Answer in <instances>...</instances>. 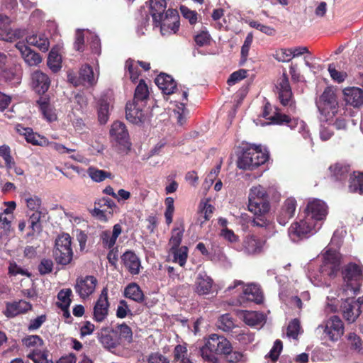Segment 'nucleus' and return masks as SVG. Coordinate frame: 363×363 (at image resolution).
<instances>
[{"mask_svg":"<svg viewBox=\"0 0 363 363\" xmlns=\"http://www.w3.org/2000/svg\"><path fill=\"white\" fill-rule=\"evenodd\" d=\"M341 255L336 250L327 247L323 252V264L318 272H309L308 279L316 286L330 285V281L335 278L340 271Z\"/></svg>","mask_w":363,"mask_h":363,"instance_id":"nucleus-1","label":"nucleus"},{"mask_svg":"<svg viewBox=\"0 0 363 363\" xmlns=\"http://www.w3.org/2000/svg\"><path fill=\"white\" fill-rule=\"evenodd\" d=\"M343 285L342 291L345 297H354L359 293L363 281V266L350 262L342 271Z\"/></svg>","mask_w":363,"mask_h":363,"instance_id":"nucleus-2","label":"nucleus"},{"mask_svg":"<svg viewBox=\"0 0 363 363\" xmlns=\"http://www.w3.org/2000/svg\"><path fill=\"white\" fill-rule=\"evenodd\" d=\"M231 343L224 336L211 334L200 348V354L203 361L209 363H218V354L223 355L230 349Z\"/></svg>","mask_w":363,"mask_h":363,"instance_id":"nucleus-3","label":"nucleus"},{"mask_svg":"<svg viewBox=\"0 0 363 363\" xmlns=\"http://www.w3.org/2000/svg\"><path fill=\"white\" fill-rule=\"evenodd\" d=\"M316 106L320 114V119L325 122H332L339 110L334 89L327 87L316 101Z\"/></svg>","mask_w":363,"mask_h":363,"instance_id":"nucleus-4","label":"nucleus"},{"mask_svg":"<svg viewBox=\"0 0 363 363\" xmlns=\"http://www.w3.org/2000/svg\"><path fill=\"white\" fill-rule=\"evenodd\" d=\"M269 158L267 151H263L259 147H251L241 154L238 157L237 166L239 169L252 170L264 164Z\"/></svg>","mask_w":363,"mask_h":363,"instance_id":"nucleus-5","label":"nucleus"},{"mask_svg":"<svg viewBox=\"0 0 363 363\" xmlns=\"http://www.w3.org/2000/svg\"><path fill=\"white\" fill-rule=\"evenodd\" d=\"M345 327L343 322L337 315H332L320 324L315 333L321 335L324 339L337 342L343 335Z\"/></svg>","mask_w":363,"mask_h":363,"instance_id":"nucleus-6","label":"nucleus"},{"mask_svg":"<svg viewBox=\"0 0 363 363\" xmlns=\"http://www.w3.org/2000/svg\"><path fill=\"white\" fill-rule=\"evenodd\" d=\"M53 256L59 264L67 265L72 262L74 252L72 247V238L69 234L62 233L56 238Z\"/></svg>","mask_w":363,"mask_h":363,"instance_id":"nucleus-7","label":"nucleus"},{"mask_svg":"<svg viewBox=\"0 0 363 363\" xmlns=\"http://www.w3.org/2000/svg\"><path fill=\"white\" fill-rule=\"evenodd\" d=\"M271 110V106L269 104H266L264 107V111L262 113V116L265 118H268L271 120V122L267 123L266 124H279L283 125L284 123H286L291 129H297V130L302 134L303 137L306 139L310 138V134L308 130L307 129V125L303 121H298V119H290L288 116L282 115V114H276L272 117H269V111Z\"/></svg>","mask_w":363,"mask_h":363,"instance_id":"nucleus-8","label":"nucleus"},{"mask_svg":"<svg viewBox=\"0 0 363 363\" xmlns=\"http://www.w3.org/2000/svg\"><path fill=\"white\" fill-rule=\"evenodd\" d=\"M319 229L315 223L308 220V218L305 216L303 219L294 222L291 225L288 230V234L293 242H298L315 234Z\"/></svg>","mask_w":363,"mask_h":363,"instance_id":"nucleus-9","label":"nucleus"},{"mask_svg":"<svg viewBox=\"0 0 363 363\" xmlns=\"http://www.w3.org/2000/svg\"><path fill=\"white\" fill-rule=\"evenodd\" d=\"M328 213L326 203L322 200L313 199L310 200L307 204L305 216L320 228Z\"/></svg>","mask_w":363,"mask_h":363,"instance_id":"nucleus-10","label":"nucleus"},{"mask_svg":"<svg viewBox=\"0 0 363 363\" xmlns=\"http://www.w3.org/2000/svg\"><path fill=\"white\" fill-rule=\"evenodd\" d=\"M85 38L89 45L91 52L99 56L101 54L100 40L96 35L89 30H77L74 43V49L77 51L83 52L84 50Z\"/></svg>","mask_w":363,"mask_h":363,"instance_id":"nucleus-11","label":"nucleus"},{"mask_svg":"<svg viewBox=\"0 0 363 363\" xmlns=\"http://www.w3.org/2000/svg\"><path fill=\"white\" fill-rule=\"evenodd\" d=\"M149 108L146 104L133 101L126 104V118L132 123H143L148 116Z\"/></svg>","mask_w":363,"mask_h":363,"instance_id":"nucleus-12","label":"nucleus"},{"mask_svg":"<svg viewBox=\"0 0 363 363\" xmlns=\"http://www.w3.org/2000/svg\"><path fill=\"white\" fill-rule=\"evenodd\" d=\"M155 23L160 26V32L162 35L174 34L179 28V14L176 10L168 9L162 21Z\"/></svg>","mask_w":363,"mask_h":363,"instance_id":"nucleus-13","label":"nucleus"},{"mask_svg":"<svg viewBox=\"0 0 363 363\" xmlns=\"http://www.w3.org/2000/svg\"><path fill=\"white\" fill-rule=\"evenodd\" d=\"M97 279L94 276H86L77 279L74 289L82 298H86L91 295L97 285Z\"/></svg>","mask_w":363,"mask_h":363,"instance_id":"nucleus-14","label":"nucleus"},{"mask_svg":"<svg viewBox=\"0 0 363 363\" xmlns=\"http://www.w3.org/2000/svg\"><path fill=\"white\" fill-rule=\"evenodd\" d=\"M108 289L105 287L101 291V294L94 306L93 315L94 320L99 323L104 321L108 316Z\"/></svg>","mask_w":363,"mask_h":363,"instance_id":"nucleus-15","label":"nucleus"},{"mask_svg":"<svg viewBox=\"0 0 363 363\" xmlns=\"http://www.w3.org/2000/svg\"><path fill=\"white\" fill-rule=\"evenodd\" d=\"M266 241L255 235H247L243 240L242 245L238 249L249 255H258L263 252Z\"/></svg>","mask_w":363,"mask_h":363,"instance_id":"nucleus-16","label":"nucleus"},{"mask_svg":"<svg viewBox=\"0 0 363 363\" xmlns=\"http://www.w3.org/2000/svg\"><path fill=\"white\" fill-rule=\"evenodd\" d=\"M15 47L19 51L21 57L27 65L35 67L42 62V57L33 50L24 41L17 42Z\"/></svg>","mask_w":363,"mask_h":363,"instance_id":"nucleus-17","label":"nucleus"},{"mask_svg":"<svg viewBox=\"0 0 363 363\" xmlns=\"http://www.w3.org/2000/svg\"><path fill=\"white\" fill-rule=\"evenodd\" d=\"M98 206H95L91 211L93 216L97 218L100 220L107 221V216L106 213L108 211L109 213H112L116 208L117 206L110 199H102L96 203Z\"/></svg>","mask_w":363,"mask_h":363,"instance_id":"nucleus-18","label":"nucleus"},{"mask_svg":"<svg viewBox=\"0 0 363 363\" xmlns=\"http://www.w3.org/2000/svg\"><path fill=\"white\" fill-rule=\"evenodd\" d=\"M296 208V201L294 198H288L282 205L277 216V221L285 225L294 217Z\"/></svg>","mask_w":363,"mask_h":363,"instance_id":"nucleus-19","label":"nucleus"},{"mask_svg":"<svg viewBox=\"0 0 363 363\" xmlns=\"http://www.w3.org/2000/svg\"><path fill=\"white\" fill-rule=\"evenodd\" d=\"M10 19L6 16H0V39L11 42L21 35L18 30H12L10 26Z\"/></svg>","mask_w":363,"mask_h":363,"instance_id":"nucleus-20","label":"nucleus"},{"mask_svg":"<svg viewBox=\"0 0 363 363\" xmlns=\"http://www.w3.org/2000/svg\"><path fill=\"white\" fill-rule=\"evenodd\" d=\"M262 299L263 296L259 287L255 284H248L244 287L239 302L240 304H244L246 301L259 303L262 301Z\"/></svg>","mask_w":363,"mask_h":363,"instance_id":"nucleus-21","label":"nucleus"},{"mask_svg":"<svg viewBox=\"0 0 363 363\" xmlns=\"http://www.w3.org/2000/svg\"><path fill=\"white\" fill-rule=\"evenodd\" d=\"M342 306V315L344 318L350 323H354L359 316L362 311L358 303L355 301L350 300V297H347Z\"/></svg>","mask_w":363,"mask_h":363,"instance_id":"nucleus-22","label":"nucleus"},{"mask_svg":"<svg viewBox=\"0 0 363 363\" xmlns=\"http://www.w3.org/2000/svg\"><path fill=\"white\" fill-rule=\"evenodd\" d=\"M16 131L25 136L28 143L33 145L46 146L48 144V140L37 133H34L31 128H25L20 124L16 125Z\"/></svg>","mask_w":363,"mask_h":363,"instance_id":"nucleus-23","label":"nucleus"},{"mask_svg":"<svg viewBox=\"0 0 363 363\" xmlns=\"http://www.w3.org/2000/svg\"><path fill=\"white\" fill-rule=\"evenodd\" d=\"M213 279L205 272L198 274L195 281V291L199 295H207L211 293Z\"/></svg>","mask_w":363,"mask_h":363,"instance_id":"nucleus-24","label":"nucleus"},{"mask_svg":"<svg viewBox=\"0 0 363 363\" xmlns=\"http://www.w3.org/2000/svg\"><path fill=\"white\" fill-rule=\"evenodd\" d=\"M344 100L345 103L354 108L363 104V91L357 87L345 88L343 90Z\"/></svg>","mask_w":363,"mask_h":363,"instance_id":"nucleus-25","label":"nucleus"},{"mask_svg":"<svg viewBox=\"0 0 363 363\" xmlns=\"http://www.w3.org/2000/svg\"><path fill=\"white\" fill-rule=\"evenodd\" d=\"M32 85L38 94L45 93L50 85L48 76L40 70L35 71L31 76Z\"/></svg>","mask_w":363,"mask_h":363,"instance_id":"nucleus-26","label":"nucleus"},{"mask_svg":"<svg viewBox=\"0 0 363 363\" xmlns=\"http://www.w3.org/2000/svg\"><path fill=\"white\" fill-rule=\"evenodd\" d=\"M110 135L112 140L121 145H125L129 138L125 125L120 121H116L111 125Z\"/></svg>","mask_w":363,"mask_h":363,"instance_id":"nucleus-27","label":"nucleus"},{"mask_svg":"<svg viewBox=\"0 0 363 363\" xmlns=\"http://www.w3.org/2000/svg\"><path fill=\"white\" fill-rule=\"evenodd\" d=\"M237 315L250 326H262L265 321L264 314L257 311H240Z\"/></svg>","mask_w":363,"mask_h":363,"instance_id":"nucleus-28","label":"nucleus"},{"mask_svg":"<svg viewBox=\"0 0 363 363\" xmlns=\"http://www.w3.org/2000/svg\"><path fill=\"white\" fill-rule=\"evenodd\" d=\"M122 261L125 268L133 274H138L140 269V260L138 256L131 251H127L122 255Z\"/></svg>","mask_w":363,"mask_h":363,"instance_id":"nucleus-29","label":"nucleus"},{"mask_svg":"<svg viewBox=\"0 0 363 363\" xmlns=\"http://www.w3.org/2000/svg\"><path fill=\"white\" fill-rule=\"evenodd\" d=\"M111 110V99L102 95L97 102L98 119L101 124L107 123Z\"/></svg>","mask_w":363,"mask_h":363,"instance_id":"nucleus-30","label":"nucleus"},{"mask_svg":"<svg viewBox=\"0 0 363 363\" xmlns=\"http://www.w3.org/2000/svg\"><path fill=\"white\" fill-rule=\"evenodd\" d=\"M26 43L36 47L42 52H47L50 48L48 38L42 33H33L26 37Z\"/></svg>","mask_w":363,"mask_h":363,"instance_id":"nucleus-31","label":"nucleus"},{"mask_svg":"<svg viewBox=\"0 0 363 363\" xmlns=\"http://www.w3.org/2000/svg\"><path fill=\"white\" fill-rule=\"evenodd\" d=\"M155 84L167 95L172 94L176 89V82L173 78L170 75L164 73L156 77Z\"/></svg>","mask_w":363,"mask_h":363,"instance_id":"nucleus-32","label":"nucleus"},{"mask_svg":"<svg viewBox=\"0 0 363 363\" xmlns=\"http://www.w3.org/2000/svg\"><path fill=\"white\" fill-rule=\"evenodd\" d=\"M30 309L31 305L28 302L21 300L19 301L8 303L4 313L7 317H14Z\"/></svg>","mask_w":363,"mask_h":363,"instance_id":"nucleus-33","label":"nucleus"},{"mask_svg":"<svg viewBox=\"0 0 363 363\" xmlns=\"http://www.w3.org/2000/svg\"><path fill=\"white\" fill-rule=\"evenodd\" d=\"M167 7L165 0H150V12L155 23H160L165 16L164 11Z\"/></svg>","mask_w":363,"mask_h":363,"instance_id":"nucleus-34","label":"nucleus"},{"mask_svg":"<svg viewBox=\"0 0 363 363\" xmlns=\"http://www.w3.org/2000/svg\"><path fill=\"white\" fill-rule=\"evenodd\" d=\"M122 232L121 225L118 223L115 224L113 230H105L102 232L101 238L103 244L108 248H111L116 244L118 237Z\"/></svg>","mask_w":363,"mask_h":363,"instance_id":"nucleus-35","label":"nucleus"},{"mask_svg":"<svg viewBox=\"0 0 363 363\" xmlns=\"http://www.w3.org/2000/svg\"><path fill=\"white\" fill-rule=\"evenodd\" d=\"M39 108L44 116V118L49 122H52L57 120V114L55 110L48 102L46 98H41L37 101Z\"/></svg>","mask_w":363,"mask_h":363,"instance_id":"nucleus-36","label":"nucleus"},{"mask_svg":"<svg viewBox=\"0 0 363 363\" xmlns=\"http://www.w3.org/2000/svg\"><path fill=\"white\" fill-rule=\"evenodd\" d=\"M124 295L137 303H141L144 300V294L140 286L135 283L128 284L124 291Z\"/></svg>","mask_w":363,"mask_h":363,"instance_id":"nucleus-37","label":"nucleus"},{"mask_svg":"<svg viewBox=\"0 0 363 363\" xmlns=\"http://www.w3.org/2000/svg\"><path fill=\"white\" fill-rule=\"evenodd\" d=\"M87 174L94 182H102L106 179H112L113 175L110 172L99 169L95 167H89L87 169Z\"/></svg>","mask_w":363,"mask_h":363,"instance_id":"nucleus-38","label":"nucleus"},{"mask_svg":"<svg viewBox=\"0 0 363 363\" xmlns=\"http://www.w3.org/2000/svg\"><path fill=\"white\" fill-rule=\"evenodd\" d=\"M214 207L209 203L208 201H202L199 205V211L198 213V218L197 222L199 223L201 225L208 220L213 213Z\"/></svg>","mask_w":363,"mask_h":363,"instance_id":"nucleus-39","label":"nucleus"},{"mask_svg":"<svg viewBox=\"0 0 363 363\" xmlns=\"http://www.w3.org/2000/svg\"><path fill=\"white\" fill-rule=\"evenodd\" d=\"M349 190L353 193H363V173L354 172L353 174L350 175Z\"/></svg>","mask_w":363,"mask_h":363,"instance_id":"nucleus-40","label":"nucleus"},{"mask_svg":"<svg viewBox=\"0 0 363 363\" xmlns=\"http://www.w3.org/2000/svg\"><path fill=\"white\" fill-rule=\"evenodd\" d=\"M79 76L84 84L93 86L96 83L97 75H95L93 69L88 65L82 67L79 71Z\"/></svg>","mask_w":363,"mask_h":363,"instance_id":"nucleus-41","label":"nucleus"},{"mask_svg":"<svg viewBox=\"0 0 363 363\" xmlns=\"http://www.w3.org/2000/svg\"><path fill=\"white\" fill-rule=\"evenodd\" d=\"M148 95L147 85L144 80L141 79L135 89L133 101L146 104Z\"/></svg>","mask_w":363,"mask_h":363,"instance_id":"nucleus-42","label":"nucleus"},{"mask_svg":"<svg viewBox=\"0 0 363 363\" xmlns=\"http://www.w3.org/2000/svg\"><path fill=\"white\" fill-rule=\"evenodd\" d=\"M62 59L57 51L52 49L49 52L47 65L49 68L53 72H57L61 68Z\"/></svg>","mask_w":363,"mask_h":363,"instance_id":"nucleus-43","label":"nucleus"},{"mask_svg":"<svg viewBox=\"0 0 363 363\" xmlns=\"http://www.w3.org/2000/svg\"><path fill=\"white\" fill-rule=\"evenodd\" d=\"M174 362L177 363H182L189 359L187 344H179L175 346L173 351Z\"/></svg>","mask_w":363,"mask_h":363,"instance_id":"nucleus-44","label":"nucleus"},{"mask_svg":"<svg viewBox=\"0 0 363 363\" xmlns=\"http://www.w3.org/2000/svg\"><path fill=\"white\" fill-rule=\"evenodd\" d=\"M23 343L27 347L30 348L33 352L34 350L44 351L43 350V340L38 335H29L23 339Z\"/></svg>","mask_w":363,"mask_h":363,"instance_id":"nucleus-45","label":"nucleus"},{"mask_svg":"<svg viewBox=\"0 0 363 363\" xmlns=\"http://www.w3.org/2000/svg\"><path fill=\"white\" fill-rule=\"evenodd\" d=\"M232 345L226 353L223 354L225 361L228 363H244L246 361L245 356L240 352L233 351Z\"/></svg>","mask_w":363,"mask_h":363,"instance_id":"nucleus-46","label":"nucleus"},{"mask_svg":"<svg viewBox=\"0 0 363 363\" xmlns=\"http://www.w3.org/2000/svg\"><path fill=\"white\" fill-rule=\"evenodd\" d=\"M171 250L173 253V261L178 263L181 267H184L188 256L187 247L183 246Z\"/></svg>","mask_w":363,"mask_h":363,"instance_id":"nucleus-47","label":"nucleus"},{"mask_svg":"<svg viewBox=\"0 0 363 363\" xmlns=\"http://www.w3.org/2000/svg\"><path fill=\"white\" fill-rule=\"evenodd\" d=\"M248 209L255 216H262L267 214L269 209V202H262V203H248Z\"/></svg>","mask_w":363,"mask_h":363,"instance_id":"nucleus-48","label":"nucleus"},{"mask_svg":"<svg viewBox=\"0 0 363 363\" xmlns=\"http://www.w3.org/2000/svg\"><path fill=\"white\" fill-rule=\"evenodd\" d=\"M330 171L337 180H344L349 173V168L340 164H335L330 167Z\"/></svg>","mask_w":363,"mask_h":363,"instance_id":"nucleus-49","label":"nucleus"},{"mask_svg":"<svg viewBox=\"0 0 363 363\" xmlns=\"http://www.w3.org/2000/svg\"><path fill=\"white\" fill-rule=\"evenodd\" d=\"M266 196H268V195L264 187L260 185L252 186L250 190L248 196L249 203H252L253 204L256 199L257 200Z\"/></svg>","mask_w":363,"mask_h":363,"instance_id":"nucleus-50","label":"nucleus"},{"mask_svg":"<svg viewBox=\"0 0 363 363\" xmlns=\"http://www.w3.org/2000/svg\"><path fill=\"white\" fill-rule=\"evenodd\" d=\"M125 68L128 72L130 79L132 82H135L140 73L138 69V62L134 60L128 59L125 62Z\"/></svg>","mask_w":363,"mask_h":363,"instance_id":"nucleus-51","label":"nucleus"},{"mask_svg":"<svg viewBox=\"0 0 363 363\" xmlns=\"http://www.w3.org/2000/svg\"><path fill=\"white\" fill-rule=\"evenodd\" d=\"M41 217V212H34L29 218V228L30 232L28 234V236L33 235L35 233L39 232L41 228L40 223Z\"/></svg>","mask_w":363,"mask_h":363,"instance_id":"nucleus-52","label":"nucleus"},{"mask_svg":"<svg viewBox=\"0 0 363 363\" xmlns=\"http://www.w3.org/2000/svg\"><path fill=\"white\" fill-rule=\"evenodd\" d=\"M0 157L4 160L7 169H11L14 167V160L11 155V149L8 145L0 146Z\"/></svg>","mask_w":363,"mask_h":363,"instance_id":"nucleus-53","label":"nucleus"},{"mask_svg":"<svg viewBox=\"0 0 363 363\" xmlns=\"http://www.w3.org/2000/svg\"><path fill=\"white\" fill-rule=\"evenodd\" d=\"M72 295V290L70 289H62L57 294V298L60 301V307L65 310L67 309L71 303L70 296Z\"/></svg>","mask_w":363,"mask_h":363,"instance_id":"nucleus-54","label":"nucleus"},{"mask_svg":"<svg viewBox=\"0 0 363 363\" xmlns=\"http://www.w3.org/2000/svg\"><path fill=\"white\" fill-rule=\"evenodd\" d=\"M274 57L279 62H289L292 60L291 48H280L275 51Z\"/></svg>","mask_w":363,"mask_h":363,"instance_id":"nucleus-55","label":"nucleus"},{"mask_svg":"<svg viewBox=\"0 0 363 363\" xmlns=\"http://www.w3.org/2000/svg\"><path fill=\"white\" fill-rule=\"evenodd\" d=\"M166 209L164 211V217L166 223L169 225L172 223L173 214L174 212V199L172 197H167L165 199Z\"/></svg>","mask_w":363,"mask_h":363,"instance_id":"nucleus-56","label":"nucleus"},{"mask_svg":"<svg viewBox=\"0 0 363 363\" xmlns=\"http://www.w3.org/2000/svg\"><path fill=\"white\" fill-rule=\"evenodd\" d=\"M184 229L180 228H176L173 229L172 233V237L169 240V245L171 249L179 247L183 237Z\"/></svg>","mask_w":363,"mask_h":363,"instance_id":"nucleus-57","label":"nucleus"},{"mask_svg":"<svg viewBox=\"0 0 363 363\" xmlns=\"http://www.w3.org/2000/svg\"><path fill=\"white\" fill-rule=\"evenodd\" d=\"M301 333V325L300 322L297 319H294L291 320L288 327L286 335L289 337H292L294 339H297L298 335Z\"/></svg>","mask_w":363,"mask_h":363,"instance_id":"nucleus-58","label":"nucleus"},{"mask_svg":"<svg viewBox=\"0 0 363 363\" xmlns=\"http://www.w3.org/2000/svg\"><path fill=\"white\" fill-rule=\"evenodd\" d=\"M27 356L35 363H54L53 362L48 359L47 354L45 351L34 350L33 352H29Z\"/></svg>","mask_w":363,"mask_h":363,"instance_id":"nucleus-59","label":"nucleus"},{"mask_svg":"<svg viewBox=\"0 0 363 363\" xmlns=\"http://www.w3.org/2000/svg\"><path fill=\"white\" fill-rule=\"evenodd\" d=\"M218 326L223 331H229L234 326V323L229 314L222 315L218 322Z\"/></svg>","mask_w":363,"mask_h":363,"instance_id":"nucleus-60","label":"nucleus"},{"mask_svg":"<svg viewBox=\"0 0 363 363\" xmlns=\"http://www.w3.org/2000/svg\"><path fill=\"white\" fill-rule=\"evenodd\" d=\"M27 207L35 212H40L39 209L42 204L41 199L37 196H32L25 199Z\"/></svg>","mask_w":363,"mask_h":363,"instance_id":"nucleus-61","label":"nucleus"},{"mask_svg":"<svg viewBox=\"0 0 363 363\" xmlns=\"http://www.w3.org/2000/svg\"><path fill=\"white\" fill-rule=\"evenodd\" d=\"M252 34L248 33L241 48V57L242 63L247 60L249 54V50L252 43Z\"/></svg>","mask_w":363,"mask_h":363,"instance_id":"nucleus-62","label":"nucleus"},{"mask_svg":"<svg viewBox=\"0 0 363 363\" xmlns=\"http://www.w3.org/2000/svg\"><path fill=\"white\" fill-rule=\"evenodd\" d=\"M328 72L331 78L338 83L342 82L347 77L345 72L337 71L333 64L329 65Z\"/></svg>","mask_w":363,"mask_h":363,"instance_id":"nucleus-63","label":"nucleus"},{"mask_svg":"<svg viewBox=\"0 0 363 363\" xmlns=\"http://www.w3.org/2000/svg\"><path fill=\"white\" fill-rule=\"evenodd\" d=\"M220 235L228 242L234 244L238 242L239 238L234 232L228 228H222Z\"/></svg>","mask_w":363,"mask_h":363,"instance_id":"nucleus-64","label":"nucleus"}]
</instances>
